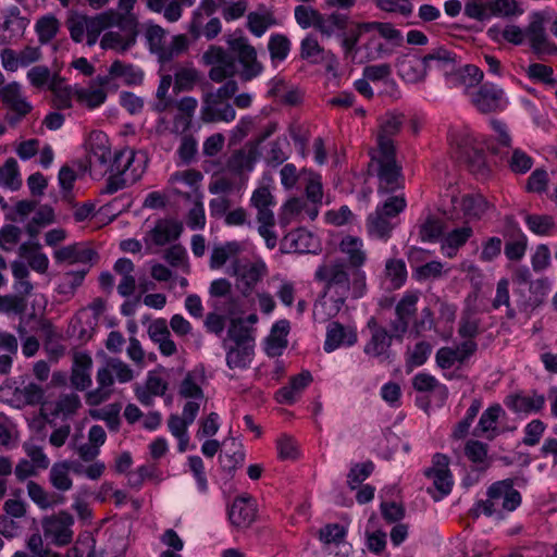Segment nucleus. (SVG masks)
Masks as SVG:
<instances>
[{
  "label": "nucleus",
  "mask_w": 557,
  "mask_h": 557,
  "mask_svg": "<svg viewBox=\"0 0 557 557\" xmlns=\"http://www.w3.org/2000/svg\"><path fill=\"white\" fill-rule=\"evenodd\" d=\"M183 226L181 223L173 220H159L154 227L150 230L145 242L147 245L164 246L181 236Z\"/></svg>",
  "instance_id": "22"
},
{
  "label": "nucleus",
  "mask_w": 557,
  "mask_h": 557,
  "mask_svg": "<svg viewBox=\"0 0 557 557\" xmlns=\"http://www.w3.org/2000/svg\"><path fill=\"white\" fill-rule=\"evenodd\" d=\"M515 228L511 239L505 244L504 253L510 261H520L528 249V237L517 224Z\"/></svg>",
  "instance_id": "46"
},
{
  "label": "nucleus",
  "mask_w": 557,
  "mask_h": 557,
  "mask_svg": "<svg viewBox=\"0 0 557 557\" xmlns=\"http://www.w3.org/2000/svg\"><path fill=\"white\" fill-rule=\"evenodd\" d=\"M109 74L113 77L124 78L127 85H137L143 82L144 73L133 64H126L115 60L109 67Z\"/></svg>",
  "instance_id": "48"
},
{
  "label": "nucleus",
  "mask_w": 557,
  "mask_h": 557,
  "mask_svg": "<svg viewBox=\"0 0 557 557\" xmlns=\"http://www.w3.org/2000/svg\"><path fill=\"white\" fill-rule=\"evenodd\" d=\"M236 116L234 107L228 101H223L203 94L200 109V120L203 123L232 122Z\"/></svg>",
  "instance_id": "13"
},
{
  "label": "nucleus",
  "mask_w": 557,
  "mask_h": 557,
  "mask_svg": "<svg viewBox=\"0 0 557 557\" xmlns=\"http://www.w3.org/2000/svg\"><path fill=\"white\" fill-rule=\"evenodd\" d=\"M472 235L473 230L469 225L454 228L444 237L442 249L445 251L447 257L453 258L457 250L465 246Z\"/></svg>",
  "instance_id": "41"
},
{
  "label": "nucleus",
  "mask_w": 557,
  "mask_h": 557,
  "mask_svg": "<svg viewBox=\"0 0 557 557\" xmlns=\"http://www.w3.org/2000/svg\"><path fill=\"white\" fill-rule=\"evenodd\" d=\"M357 341L358 335L354 327L345 326L337 321H333L326 327L323 348L326 352H332L342 346H354Z\"/></svg>",
  "instance_id": "18"
},
{
  "label": "nucleus",
  "mask_w": 557,
  "mask_h": 557,
  "mask_svg": "<svg viewBox=\"0 0 557 557\" xmlns=\"http://www.w3.org/2000/svg\"><path fill=\"white\" fill-rule=\"evenodd\" d=\"M21 184L18 164L14 158H9L4 164L0 166V186L16 190L20 188Z\"/></svg>",
  "instance_id": "59"
},
{
  "label": "nucleus",
  "mask_w": 557,
  "mask_h": 557,
  "mask_svg": "<svg viewBox=\"0 0 557 557\" xmlns=\"http://www.w3.org/2000/svg\"><path fill=\"white\" fill-rule=\"evenodd\" d=\"M122 16L113 11L102 12L94 17L86 16V39L89 47L94 46L100 34L108 27L120 24Z\"/></svg>",
  "instance_id": "29"
},
{
  "label": "nucleus",
  "mask_w": 557,
  "mask_h": 557,
  "mask_svg": "<svg viewBox=\"0 0 557 557\" xmlns=\"http://www.w3.org/2000/svg\"><path fill=\"white\" fill-rule=\"evenodd\" d=\"M432 352V345L425 341L418 342L411 350H408L406 367L408 371L423 366Z\"/></svg>",
  "instance_id": "63"
},
{
  "label": "nucleus",
  "mask_w": 557,
  "mask_h": 557,
  "mask_svg": "<svg viewBox=\"0 0 557 557\" xmlns=\"http://www.w3.org/2000/svg\"><path fill=\"white\" fill-rule=\"evenodd\" d=\"M524 222L527 227L537 236H549L556 228L555 220L547 214H525Z\"/></svg>",
  "instance_id": "49"
},
{
  "label": "nucleus",
  "mask_w": 557,
  "mask_h": 557,
  "mask_svg": "<svg viewBox=\"0 0 557 557\" xmlns=\"http://www.w3.org/2000/svg\"><path fill=\"white\" fill-rule=\"evenodd\" d=\"M222 29L221 21L218 17L210 18L205 25L202 24V15L196 14L189 25V34L194 39L206 37L208 40L214 39Z\"/></svg>",
  "instance_id": "42"
},
{
  "label": "nucleus",
  "mask_w": 557,
  "mask_h": 557,
  "mask_svg": "<svg viewBox=\"0 0 557 557\" xmlns=\"http://www.w3.org/2000/svg\"><path fill=\"white\" fill-rule=\"evenodd\" d=\"M428 72L429 71L424 65L423 58L421 60L404 61L399 65V74L408 83L422 82L425 78Z\"/></svg>",
  "instance_id": "58"
},
{
  "label": "nucleus",
  "mask_w": 557,
  "mask_h": 557,
  "mask_svg": "<svg viewBox=\"0 0 557 557\" xmlns=\"http://www.w3.org/2000/svg\"><path fill=\"white\" fill-rule=\"evenodd\" d=\"M224 451L219 456L220 466L223 471L230 475L243 466L245 461V451L243 445L236 438L231 437L223 442Z\"/></svg>",
  "instance_id": "31"
},
{
  "label": "nucleus",
  "mask_w": 557,
  "mask_h": 557,
  "mask_svg": "<svg viewBox=\"0 0 557 557\" xmlns=\"http://www.w3.org/2000/svg\"><path fill=\"white\" fill-rule=\"evenodd\" d=\"M347 530L338 523H329L320 529L319 539L324 544H334L338 552L334 553L337 557H348L351 546L345 541ZM329 554H333L332 550Z\"/></svg>",
  "instance_id": "27"
},
{
  "label": "nucleus",
  "mask_w": 557,
  "mask_h": 557,
  "mask_svg": "<svg viewBox=\"0 0 557 557\" xmlns=\"http://www.w3.org/2000/svg\"><path fill=\"white\" fill-rule=\"evenodd\" d=\"M324 48L319 44L318 38L309 34L300 42V57L311 63H319L324 60Z\"/></svg>",
  "instance_id": "57"
},
{
  "label": "nucleus",
  "mask_w": 557,
  "mask_h": 557,
  "mask_svg": "<svg viewBox=\"0 0 557 557\" xmlns=\"http://www.w3.org/2000/svg\"><path fill=\"white\" fill-rule=\"evenodd\" d=\"M312 382V375L309 371L290 377L286 386L281 387L276 392V400L280 404L292 405L296 401L297 396Z\"/></svg>",
  "instance_id": "34"
},
{
  "label": "nucleus",
  "mask_w": 557,
  "mask_h": 557,
  "mask_svg": "<svg viewBox=\"0 0 557 557\" xmlns=\"http://www.w3.org/2000/svg\"><path fill=\"white\" fill-rule=\"evenodd\" d=\"M339 251L346 256L347 265L355 270H362L367 261V251L363 248V242L361 238L346 235L342 238L338 245Z\"/></svg>",
  "instance_id": "28"
},
{
  "label": "nucleus",
  "mask_w": 557,
  "mask_h": 557,
  "mask_svg": "<svg viewBox=\"0 0 557 557\" xmlns=\"http://www.w3.org/2000/svg\"><path fill=\"white\" fill-rule=\"evenodd\" d=\"M148 48L161 63L169 62L188 49L186 35H176L168 41V32L159 25H148L145 32Z\"/></svg>",
  "instance_id": "4"
},
{
  "label": "nucleus",
  "mask_w": 557,
  "mask_h": 557,
  "mask_svg": "<svg viewBox=\"0 0 557 557\" xmlns=\"http://www.w3.org/2000/svg\"><path fill=\"white\" fill-rule=\"evenodd\" d=\"M95 256V250L85 246L84 244L64 246L55 250L53 253V257L58 263L69 262L71 264L89 263Z\"/></svg>",
  "instance_id": "35"
},
{
  "label": "nucleus",
  "mask_w": 557,
  "mask_h": 557,
  "mask_svg": "<svg viewBox=\"0 0 557 557\" xmlns=\"http://www.w3.org/2000/svg\"><path fill=\"white\" fill-rule=\"evenodd\" d=\"M74 523L73 517L67 512H60L59 516L46 520L45 534L51 537L52 542L59 546L66 545L72 542Z\"/></svg>",
  "instance_id": "17"
},
{
  "label": "nucleus",
  "mask_w": 557,
  "mask_h": 557,
  "mask_svg": "<svg viewBox=\"0 0 557 557\" xmlns=\"http://www.w3.org/2000/svg\"><path fill=\"white\" fill-rule=\"evenodd\" d=\"M405 122V115L397 112H388L380 119L377 134V151H396L393 137L396 136Z\"/></svg>",
  "instance_id": "14"
},
{
  "label": "nucleus",
  "mask_w": 557,
  "mask_h": 557,
  "mask_svg": "<svg viewBox=\"0 0 557 557\" xmlns=\"http://www.w3.org/2000/svg\"><path fill=\"white\" fill-rule=\"evenodd\" d=\"M202 60L211 66L209 77L215 83H221L236 73L235 58L220 46H210L202 54Z\"/></svg>",
  "instance_id": "8"
},
{
  "label": "nucleus",
  "mask_w": 557,
  "mask_h": 557,
  "mask_svg": "<svg viewBox=\"0 0 557 557\" xmlns=\"http://www.w3.org/2000/svg\"><path fill=\"white\" fill-rule=\"evenodd\" d=\"M256 504L251 496H239L228 508L230 522L237 528H248L256 519Z\"/></svg>",
  "instance_id": "19"
},
{
  "label": "nucleus",
  "mask_w": 557,
  "mask_h": 557,
  "mask_svg": "<svg viewBox=\"0 0 557 557\" xmlns=\"http://www.w3.org/2000/svg\"><path fill=\"white\" fill-rule=\"evenodd\" d=\"M227 336L235 345H255L251 329L245 324V320L242 318L231 321Z\"/></svg>",
  "instance_id": "61"
},
{
  "label": "nucleus",
  "mask_w": 557,
  "mask_h": 557,
  "mask_svg": "<svg viewBox=\"0 0 557 557\" xmlns=\"http://www.w3.org/2000/svg\"><path fill=\"white\" fill-rule=\"evenodd\" d=\"M87 160L90 171L103 175L108 173L113 154L107 135L102 132H92L89 136Z\"/></svg>",
  "instance_id": "9"
},
{
  "label": "nucleus",
  "mask_w": 557,
  "mask_h": 557,
  "mask_svg": "<svg viewBox=\"0 0 557 557\" xmlns=\"http://www.w3.org/2000/svg\"><path fill=\"white\" fill-rule=\"evenodd\" d=\"M478 349L474 341H465L456 348L442 347L436 351L435 361L443 370L450 369L456 362L465 363Z\"/></svg>",
  "instance_id": "16"
},
{
  "label": "nucleus",
  "mask_w": 557,
  "mask_h": 557,
  "mask_svg": "<svg viewBox=\"0 0 557 557\" xmlns=\"http://www.w3.org/2000/svg\"><path fill=\"white\" fill-rule=\"evenodd\" d=\"M545 396L535 391L532 394H512L505 398V405L516 413H536L545 406Z\"/></svg>",
  "instance_id": "23"
},
{
  "label": "nucleus",
  "mask_w": 557,
  "mask_h": 557,
  "mask_svg": "<svg viewBox=\"0 0 557 557\" xmlns=\"http://www.w3.org/2000/svg\"><path fill=\"white\" fill-rule=\"evenodd\" d=\"M28 497L40 508L48 509L58 504L63 503L64 498L49 495L45 488L35 481H28L27 483Z\"/></svg>",
  "instance_id": "53"
},
{
  "label": "nucleus",
  "mask_w": 557,
  "mask_h": 557,
  "mask_svg": "<svg viewBox=\"0 0 557 557\" xmlns=\"http://www.w3.org/2000/svg\"><path fill=\"white\" fill-rule=\"evenodd\" d=\"M92 359L86 352L74 355V362L71 372V384L77 391H85L91 385L90 370Z\"/></svg>",
  "instance_id": "30"
},
{
  "label": "nucleus",
  "mask_w": 557,
  "mask_h": 557,
  "mask_svg": "<svg viewBox=\"0 0 557 557\" xmlns=\"http://www.w3.org/2000/svg\"><path fill=\"white\" fill-rule=\"evenodd\" d=\"M458 159H460L475 175L485 177L490 170L486 163L485 152L483 149L473 147L465 139L462 144L458 145Z\"/></svg>",
  "instance_id": "21"
},
{
  "label": "nucleus",
  "mask_w": 557,
  "mask_h": 557,
  "mask_svg": "<svg viewBox=\"0 0 557 557\" xmlns=\"http://www.w3.org/2000/svg\"><path fill=\"white\" fill-rule=\"evenodd\" d=\"M147 162V156L143 151H136L129 147L116 150L108 170L110 175L101 194L112 195L136 183L143 176Z\"/></svg>",
  "instance_id": "2"
},
{
  "label": "nucleus",
  "mask_w": 557,
  "mask_h": 557,
  "mask_svg": "<svg viewBox=\"0 0 557 557\" xmlns=\"http://www.w3.org/2000/svg\"><path fill=\"white\" fill-rule=\"evenodd\" d=\"M350 24L351 20L346 12L333 11L331 13H322L317 32L325 38H338L341 34L348 30Z\"/></svg>",
  "instance_id": "25"
},
{
  "label": "nucleus",
  "mask_w": 557,
  "mask_h": 557,
  "mask_svg": "<svg viewBox=\"0 0 557 557\" xmlns=\"http://www.w3.org/2000/svg\"><path fill=\"white\" fill-rule=\"evenodd\" d=\"M28 25V20L21 16L17 7L12 5L5 10L3 29L11 33V37H20Z\"/></svg>",
  "instance_id": "56"
},
{
  "label": "nucleus",
  "mask_w": 557,
  "mask_h": 557,
  "mask_svg": "<svg viewBox=\"0 0 557 557\" xmlns=\"http://www.w3.org/2000/svg\"><path fill=\"white\" fill-rule=\"evenodd\" d=\"M525 37L532 50L537 54H557V46L548 39L545 30V17L542 12H533L525 28Z\"/></svg>",
  "instance_id": "12"
},
{
  "label": "nucleus",
  "mask_w": 557,
  "mask_h": 557,
  "mask_svg": "<svg viewBox=\"0 0 557 557\" xmlns=\"http://www.w3.org/2000/svg\"><path fill=\"white\" fill-rule=\"evenodd\" d=\"M60 28V23L58 18L52 15L48 14L45 16H41L35 25V30L38 36V41L41 45L49 44L58 34Z\"/></svg>",
  "instance_id": "54"
},
{
  "label": "nucleus",
  "mask_w": 557,
  "mask_h": 557,
  "mask_svg": "<svg viewBox=\"0 0 557 557\" xmlns=\"http://www.w3.org/2000/svg\"><path fill=\"white\" fill-rule=\"evenodd\" d=\"M71 462L67 460L54 462L49 472V481L51 485L60 491L67 492L73 486V481L70 476Z\"/></svg>",
  "instance_id": "45"
},
{
  "label": "nucleus",
  "mask_w": 557,
  "mask_h": 557,
  "mask_svg": "<svg viewBox=\"0 0 557 557\" xmlns=\"http://www.w3.org/2000/svg\"><path fill=\"white\" fill-rule=\"evenodd\" d=\"M0 97L7 108L20 115H27L33 109L32 104L23 97L21 85L16 82L1 87Z\"/></svg>",
  "instance_id": "32"
},
{
  "label": "nucleus",
  "mask_w": 557,
  "mask_h": 557,
  "mask_svg": "<svg viewBox=\"0 0 557 557\" xmlns=\"http://www.w3.org/2000/svg\"><path fill=\"white\" fill-rule=\"evenodd\" d=\"M96 381L98 387L89 391L85 396L86 404L92 407L107 401L112 394L111 387L114 384V377L109 364L98 369Z\"/></svg>",
  "instance_id": "26"
},
{
  "label": "nucleus",
  "mask_w": 557,
  "mask_h": 557,
  "mask_svg": "<svg viewBox=\"0 0 557 557\" xmlns=\"http://www.w3.org/2000/svg\"><path fill=\"white\" fill-rule=\"evenodd\" d=\"M268 50L272 62H282L288 57L290 41L283 34H272L269 38Z\"/></svg>",
  "instance_id": "62"
},
{
  "label": "nucleus",
  "mask_w": 557,
  "mask_h": 557,
  "mask_svg": "<svg viewBox=\"0 0 557 557\" xmlns=\"http://www.w3.org/2000/svg\"><path fill=\"white\" fill-rule=\"evenodd\" d=\"M321 14L322 12L311 5L300 4L294 10L295 20L302 29L312 27L318 30Z\"/></svg>",
  "instance_id": "60"
},
{
  "label": "nucleus",
  "mask_w": 557,
  "mask_h": 557,
  "mask_svg": "<svg viewBox=\"0 0 557 557\" xmlns=\"http://www.w3.org/2000/svg\"><path fill=\"white\" fill-rule=\"evenodd\" d=\"M234 274L238 276L245 289H251L263 276L264 265L257 263L236 264Z\"/></svg>",
  "instance_id": "47"
},
{
  "label": "nucleus",
  "mask_w": 557,
  "mask_h": 557,
  "mask_svg": "<svg viewBox=\"0 0 557 557\" xmlns=\"http://www.w3.org/2000/svg\"><path fill=\"white\" fill-rule=\"evenodd\" d=\"M203 180V174L195 169H188L184 171H176L171 174L169 182L173 185L183 184L190 188V190L197 195L201 194L199 191L200 183Z\"/></svg>",
  "instance_id": "55"
},
{
  "label": "nucleus",
  "mask_w": 557,
  "mask_h": 557,
  "mask_svg": "<svg viewBox=\"0 0 557 557\" xmlns=\"http://www.w3.org/2000/svg\"><path fill=\"white\" fill-rule=\"evenodd\" d=\"M423 58L428 71H440L444 74L453 73L458 65L456 52L443 46L430 50Z\"/></svg>",
  "instance_id": "20"
},
{
  "label": "nucleus",
  "mask_w": 557,
  "mask_h": 557,
  "mask_svg": "<svg viewBox=\"0 0 557 557\" xmlns=\"http://www.w3.org/2000/svg\"><path fill=\"white\" fill-rule=\"evenodd\" d=\"M338 299H330L329 297H321L313 306V318L315 321L325 322L335 317L345 304Z\"/></svg>",
  "instance_id": "50"
},
{
  "label": "nucleus",
  "mask_w": 557,
  "mask_h": 557,
  "mask_svg": "<svg viewBox=\"0 0 557 557\" xmlns=\"http://www.w3.org/2000/svg\"><path fill=\"white\" fill-rule=\"evenodd\" d=\"M314 280L323 284V297L341 301L349 297L361 298L367 289L364 271L350 269L341 258L321 263L314 272Z\"/></svg>",
  "instance_id": "1"
},
{
  "label": "nucleus",
  "mask_w": 557,
  "mask_h": 557,
  "mask_svg": "<svg viewBox=\"0 0 557 557\" xmlns=\"http://www.w3.org/2000/svg\"><path fill=\"white\" fill-rule=\"evenodd\" d=\"M242 247L238 242H226L223 245L214 246L210 256V268L220 269L226 261L236 256L240 251Z\"/></svg>",
  "instance_id": "52"
},
{
  "label": "nucleus",
  "mask_w": 557,
  "mask_h": 557,
  "mask_svg": "<svg viewBox=\"0 0 557 557\" xmlns=\"http://www.w3.org/2000/svg\"><path fill=\"white\" fill-rule=\"evenodd\" d=\"M423 474L432 480L437 495L428 488L435 502H438L450 494L454 486V478L449 470V458L445 454L436 453L432 457V466L424 469Z\"/></svg>",
  "instance_id": "7"
},
{
  "label": "nucleus",
  "mask_w": 557,
  "mask_h": 557,
  "mask_svg": "<svg viewBox=\"0 0 557 557\" xmlns=\"http://www.w3.org/2000/svg\"><path fill=\"white\" fill-rule=\"evenodd\" d=\"M198 81V71L194 67H181L174 74L173 90L175 94L190 91Z\"/></svg>",
  "instance_id": "64"
},
{
  "label": "nucleus",
  "mask_w": 557,
  "mask_h": 557,
  "mask_svg": "<svg viewBox=\"0 0 557 557\" xmlns=\"http://www.w3.org/2000/svg\"><path fill=\"white\" fill-rule=\"evenodd\" d=\"M460 207L469 220H481L491 205L482 194H468L461 198Z\"/></svg>",
  "instance_id": "39"
},
{
  "label": "nucleus",
  "mask_w": 557,
  "mask_h": 557,
  "mask_svg": "<svg viewBox=\"0 0 557 557\" xmlns=\"http://www.w3.org/2000/svg\"><path fill=\"white\" fill-rule=\"evenodd\" d=\"M372 163L376 166L379 195L392 194L404 188L405 178L401 166L396 161V151H376L372 156Z\"/></svg>",
  "instance_id": "5"
},
{
  "label": "nucleus",
  "mask_w": 557,
  "mask_h": 557,
  "mask_svg": "<svg viewBox=\"0 0 557 557\" xmlns=\"http://www.w3.org/2000/svg\"><path fill=\"white\" fill-rule=\"evenodd\" d=\"M529 289L532 294L529 298L524 296L523 289L520 287L515 289V296L518 297L516 304L520 311L539 307L550 289V282L547 278H539L530 283Z\"/></svg>",
  "instance_id": "24"
},
{
  "label": "nucleus",
  "mask_w": 557,
  "mask_h": 557,
  "mask_svg": "<svg viewBox=\"0 0 557 557\" xmlns=\"http://www.w3.org/2000/svg\"><path fill=\"white\" fill-rule=\"evenodd\" d=\"M191 127L188 122L177 116L176 114L170 119L168 115H159L156 120L153 131L156 136L165 137L168 135H174L175 137L184 136V134Z\"/></svg>",
  "instance_id": "37"
},
{
  "label": "nucleus",
  "mask_w": 557,
  "mask_h": 557,
  "mask_svg": "<svg viewBox=\"0 0 557 557\" xmlns=\"http://www.w3.org/2000/svg\"><path fill=\"white\" fill-rule=\"evenodd\" d=\"M224 348L226 349V366L230 369H247L253 358L255 345H234L227 346L224 342Z\"/></svg>",
  "instance_id": "38"
},
{
  "label": "nucleus",
  "mask_w": 557,
  "mask_h": 557,
  "mask_svg": "<svg viewBox=\"0 0 557 557\" xmlns=\"http://www.w3.org/2000/svg\"><path fill=\"white\" fill-rule=\"evenodd\" d=\"M364 23L366 22L359 23L351 21V24L348 26V30H345L344 34L339 35L338 38L341 39V47L346 58L354 59L358 53V42L362 33L367 32L366 28L362 27Z\"/></svg>",
  "instance_id": "43"
},
{
  "label": "nucleus",
  "mask_w": 557,
  "mask_h": 557,
  "mask_svg": "<svg viewBox=\"0 0 557 557\" xmlns=\"http://www.w3.org/2000/svg\"><path fill=\"white\" fill-rule=\"evenodd\" d=\"M502 413H504V410L498 404L490 406L487 409H485L479 419L478 425L475 428V434L481 435L491 433L488 438H494L498 434L497 420Z\"/></svg>",
  "instance_id": "44"
},
{
  "label": "nucleus",
  "mask_w": 557,
  "mask_h": 557,
  "mask_svg": "<svg viewBox=\"0 0 557 557\" xmlns=\"http://www.w3.org/2000/svg\"><path fill=\"white\" fill-rule=\"evenodd\" d=\"M393 338L387 330H379L371 334L369 341L363 347V352L377 359L380 362L386 361L391 357V346Z\"/></svg>",
  "instance_id": "33"
},
{
  "label": "nucleus",
  "mask_w": 557,
  "mask_h": 557,
  "mask_svg": "<svg viewBox=\"0 0 557 557\" xmlns=\"http://www.w3.org/2000/svg\"><path fill=\"white\" fill-rule=\"evenodd\" d=\"M226 44L230 50L237 55V60L243 66L240 73L243 81H251L262 73L263 66L257 60V51L255 47L249 44L248 38L243 35L240 29L230 35L226 39Z\"/></svg>",
  "instance_id": "6"
},
{
  "label": "nucleus",
  "mask_w": 557,
  "mask_h": 557,
  "mask_svg": "<svg viewBox=\"0 0 557 557\" xmlns=\"http://www.w3.org/2000/svg\"><path fill=\"white\" fill-rule=\"evenodd\" d=\"M366 226L369 236L386 242L392 236L395 225L391 222V218L375 210L369 214Z\"/></svg>",
  "instance_id": "40"
},
{
  "label": "nucleus",
  "mask_w": 557,
  "mask_h": 557,
  "mask_svg": "<svg viewBox=\"0 0 557 557\" xmlns=\"http://www.w3.org/2000/svg\"><path fill=\"white\" fill-rule=\"evenodd\" d=\"M487 498L476 503L481 513L491 517L500 516L503 511L516 510L522 500L521 494L513 487L512 479H505L493 483L486 492Z\"/></svg>",
  "instance_id": "3"
},
{
  "label": "nucleus",
  "mask_w": 557,
  "mask_h": 557,
  "mask_svg": "<svg viewBox=\"0 0 557 557\" xmlns=\"http://www.w3.org/2000/svg\"><path fill=\"white\" fill-rule=\"evenodd\" d=\"M473 107L481 113H492L505 109V91L497 85L485 83L469 94Z\"/></svg>",
  "instance_id": "10"
},
{
  "label": "nucleus",
  "mask_w": 557,
  "mask_h": 557,
  "mask_svg": "<svg viewBox=\"0 0 557 557\" xmlns=\"http://www.w3.org/2000/svg\"><path fill=\"white\" fill-rule=\"evenodd\" d=\"M260 152L257 146L235 151L227 161V168L235 174L251 172L259 160Z\"/></svg>",
  "instance_id": "36"
},
{
  "label": "nucleus",
  "mask_w": 557,
  "mask_h": 557,
  "mask_svg": "<svg viewBox=\"0 0 557 557\" xmlns=\"http://www.w3.org/2000/svg\"><path fill=\"white\" fill-rule=\"evenodd\" d=\"M77 178L76 172L69 165H63L58 174V182L60 186L61 199L67 205L74 206L73 187Z\"/></svg>",
  "instance_id": "51"
},
{
  "label": "nucleus",
  "mask_w": 557,
  "mask_h": 557,
  "mask_svg": "<svg viewBox=\"0 0 557 557\" xmlns=\"http://www.w3.org/2000/svg\"><path fill=\"white\" fill-rule=\"evenodd\" d=\"M117 25L120 30L107 32L100 40V46L123 53L136 44L138 32L136 23L132 20L122 17Z\"/></svg>",
  "instance_id": "11"
},
{
  "label": "nucleus",
  "mask_w": 557,
  "mask_h": 557,
  "mask_svg": "<svg viewBox=\"0 0 557 557\" xmlns=\"http://www.w3.org/2000/svg\"><path fill=\"white\" fill-rule=\"evenodd\" d=\"M282 250L285 253H317L318 238L306 228H297L284 236Z\"/></svg>",
  "instance_id": "15"
}]
</instances>
